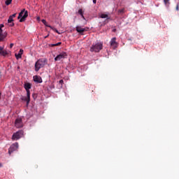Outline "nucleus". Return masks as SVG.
<instances>
[{
    "label": "nucleus",
    "instance_id": "1",
    "mask_svg": "<svg viewBox=\"0 0 179 179\" xmlns=\"http://www.w3.org/2000/svg\"><path fill=\"white\" fill-rule=\"evenodd\" d=\"M24 87L27 91V96L23 97L22 100L27 101V106H29L30 103V89H31V84H30L29 83H26L24 85Z\"/></svg>",
    "mask_w": 179,
    "mask_h": 179
},
{
    "label": "nucleus",
    "instance_id": "2",
    "mask_svg": "<svg viewBox=\"0 0 179 179\" xmlns=\"http://www.w3.org/2000/svg\"><path fill=\"white\" fill-rule=\"evenodd\" d=\"M47 59L43 58L39 59L37 60V62L35 63V71L36 72H38L41 68H44L45 65H47Z\"/></svg>",
    "mask_w": 179,
    "mask_h": 179
},
{
    "label": "nucleus",
    "instance_id": "3",
    "mask_svg": "<svg viewBox=\"0 0 179 179\" xmlns=\"http://www.w3.org/2000/svg\"><path fill=\"white\" fill-rule=\"evenodd\" d=\"M103 50V43L98 42L92 45L90 48L91 52H100Z\"/></svg>",
    "mask_w": 179,
    "mask_h": 179
},
{
    "label": "nucleus",
    "instance_id": "4",
    "mask_svg": "<svg viewBox=\"0 0 179 179\" xmlns=\"http://www.w3.org/2000/svg\"><path fill=\"white\" fill-rule=\"evenodd\" d=\"M27 16H29V12L24 8L19 13L17 19H20V23H22V22H24L26 20V17H27Z\"/></svg>",
    "mask_w": 179,
    "mask_h": 179
},
{
    "label": "nucleus",
    "instance_id": "5",
    "mask_svg": "<svg viewBox=\"0 0 179 179\" xmlns=\"http://www.w3.org/2000/svg\"><path fill=\"white\" fill-rule=\"evenodd\" d=\"M24 133L23 130H20L14 133L12 136L13 141H17L18 139H20V138H22Z\"/></svg>",
    "mask_w": 179,
    "mask_h": 179
},
{
    "label": "nucleus",
    "instance_id": "6",
    "mask_svg": "<svg viewBox=\"0 0 179 179\" xmlns=\"http://www.w3.org/2000/svg\"><path fill=\"white\" fill-rule=\"evenodd\" d=\"M15 126L16 128H22L23 127V121L22 117H17L15 122Z\"/></svg>",
    "mask_w": 179,
    "mask_h": 179
},
{
    "label": "nucleus",
    "instance_id": "7",
    "mask_svg": "<svg viewBox=\"0 0 179 179\" xmlns=\"http://www.w3.org/2000/svg\"><path fill=\"white\" fill-rule=\"evenodd\" d=\"M18 148H19V143H15L13 144L8 149V155H12V153H13L15 150H17Z\"/></svg>",
    "mask_w": 179,
    "mask_h": 179
},
{
    "label": "nucleus",
    "instance_id": "8",
    "mask_svg": "<svg viewBox=\"0 0 179 179\" xmlns=\"http://www.w3.org/2000/svg\"><path fill=\"white\" fill-rule=\"evenodd\" d=\"M66 57H68V54L65 52H62L55 58V61H61V59H64Z\"/></svg>",
    "mask_w": 179,
    "mask_h": 179
},
{
    "label": "nucleus",
    "instance_id": "9",
    "mask_svg": "<svg viewBox=\"0 0 179 179\" xmlns=\"http://www.w3.org/2000/svg\"><path fill=\"white\" fill-rule=\"evenodd\" d=\"M33 78L34 82H36V83H43V79L39 76H34Z\"/></svg>",
    "mask_w": 179,
    "mask_h": 179
},
{
    "label": "nucleus",
    "instance_id": "10",
    "mask_svg": "<svg viewBox=\"0 0 179 179\" xmlns=\"http://www.w3.org/2000/svg\"><path fill=\"white\" fill-rule=\"evenodd\" d=\"M9 54L8 51L3 50V48L2 46H0V55H2L3 57H6Z\"/></svg>",
    "mask_w": 179,
    "mask_h": 179
},
{
    "label": "nucleus",
    "instance_id": "11",
    "mask_svg": "<svg viewBox=\"0 0 179 179\" xmlns=\"http://www.w3.org/2000/svg\"><path fill=\"white\" fill-rule=\"evenodd\" d=\"M76 29V31H78V33H80V34L86 31V29L85 28H82V27L80 26H77Z\"/></svg>",
    "mask_w": 179,
    "mask_h": 179
},
{
    "label": "nucleus",
    "instance_id": "12",
    "mask_svg": "<svg viewBox=\"0 0 179 179\" xmlns=\"http://www.w3.org/2000/svg\"><path fill=\"white\" fill-rule=\"evenodd\" d=\"M116 40H117V38L114 37L110 41V45L112 47H114V48H117V41H116Z\"/></svg>",
    "mask_w": 179,
    "mask_h": 179
},
{
    "label": "nucleus",
    "instance_id": "13",
    "mask_svg": "<svg viewBox=\"0 0 179 179\" xmlns=\"http://www.w3.org/2000/svg\"><path fill=\"white\" fill-rule=\"evenodd\" d=\"M22 55H23V49H20L18 54H15V57L17 59H20V58H22Z\"/></svg>",
    "mask_w": 179,
    "mask_h": 179
},
{
    "label": "nucleus",
    "instance_id": "14",
    "mask_svg": "<svg viewBox=\"0 0 179 179\" xmlns=\"http://www.w3.org/2000/svg\"><path fill=\"white\" fill-rule=\"evenodd\" d=\"M6 36H8V33L6 32H1V37L3 39L6 38Z\"/></svg>",
    "mask_w": 179,
    "mask_h": 179
},
{
    "label": "nucleus",
    "instance_id": "15",
    "mask_svg": "<svg viewBox=\"0 0 179 179\" xmlns=\"http://www.w3.org/2000/svg\"><path fill=\"white\" fill-rule=\"evenodd\" d=\"M78 13L79 15H80L81 17H83V19H85V16H83V10L80 8L78 10Z\"/></svg>",
    "mask_w": 179,
    "mask_h": 179
},
{
    "label": "nucleus",
    "instance_id": "16",
    "mask_svg": "<svg viewBox=\"0 0 179 179\" xmlns=\"http://www.w3.org/2000/svg\"><path fill=\"white\" fill-rule=\"evenodd\" d=\"M61 44H62V43L59 42V43H55V44H51L50 47H58V45H61Z\"/></svg>",
    "mask_w": 179,
    "mask_h": 179
},
{
    "label": "nucleus",
    "instance_id": "17",
    "mask_svg": "<svg viewBox=\"0 0 179 179\" xmlns=\"http://www.w3.org/2000/svg\"><path fill=\"white\" fill-rule=\"evenodd\" d=\"M42 23H43V24H45V26H46L47 27H51V26L47 24V21L45 20H41Z\"/></svg>",
    "mask_w": 179,
    "mask_h": 179
},
{
    "label": "nucleus",
    "instance_id": "18",
    "mask_svg": "<svg viewBox=\"0 0 179 179\" xmlns=\"http://www.w3.org/2000/svg\"><path fill=\"white\" fill-rule=\"evenodd\" d=\"M6 5L9 6L12 3V0H6L5 2Z\"/></svg>",
    "mask_w": 179,
    "mask_h": 179
},
{
    "label": "nucleus",
    "instance_id": "19",
    "mask_svg": "<svg viewBox=\"0 0 179 179\" xmlns=\"http://www.w3.org/2000/svg\"><path fill=\"white\" fill-rule=\"evenodd\" d=\"M101 19H106V17H108V15L107 14H101Z\"/></svg>",
    "mask_w": 179,
    "mask_h": 179
},
{
    "label": "nucleus",
    "instance_id": "20",
    "mask_svg": "<svg viewBox=\"0 0 179 179\" xmlns=\"http://www.w3.org/2000/svg\"><path fill=\"white\" fill-rule=\"evenodd\" d=\"M12 22H13V19L10 15L9 17H8V23H12Z\"/></svg>",
    "mask_w": 179,
    "mask_h": 179
},
{
    "label": "nucleus",
    "instance_id": "21",
    "mask_svg": "<svg viewBox=\"0 0 179 179\" xmlns=\"http://www.w3.org/2000/svg\"><path fill=\"white\" fill-rule=\"evenodd\" d=\"M59 85H61L60 87H62V85L64 84V80H60L59 81Z\"/></svg>",
    "mask_w": 179,
    "mask_h": 179
},
{
    "label": "nucleus",
    "instance_id": "22",
    "mask_svg": "<svg viewBox=\"0 0 179 179\" xmlns=\"http://www.w3.org/2000/svg\"><path fill=\"white\" fill-rule=\"evenodd\" d=\"M164 3H165V5H167V4L170 3H169V2H170V0H164Z\"/></svg>",
    "mask_w": 179,
    "mask_h": 179
},
{
    "label": "nucleus",
    "instance_id": "23",
    "mask_svg": "<svg viewBox=\"0 0 179 179\" xmlns=\"http://www.w3.org/2000/svg\"><path fill=\"white\" fill-rule=\"evenodd\" d=\"M124 8H122V9H120V10H118V12H119V13H124Z\"/></svg>",
    "mask_w": 179,
    "mask_h": 179
},
{
    "label": "nucleus",
    "instance_id": "24",
    "mask_svg": "<svg viewBox=\"0 0 179 179\" xmlns=\"http://www.w3.org/2000/svg\"><path fill=\"white\" fill-rule=\"evenodd\" d=\"M13 19V17H16V13L13 14L12 15H10Z\"/></svg>",
    "mask_w": 179,
    "mask_h": 179
},
{
    "label": "nucleus",
    "instance_id": "25",
    "mask_svg": "<svg viewBox=\"0 0 179 179\" xmlns=\"http://www.w3.org/2000/svg\"><path fill=\"white\" fill-rule=\"evenodd\" d=\"M13 26H15V23L10 22V27H13Z\"/></svg>",
    "mask_w": 179,
    "mask_h": 179
},
{
    "label": "nucleus",
    "instance_id": "26",
    "mask_svg": "<svg viewBox=\"0 0 179 179\" xmlns=\"http://www.w3.org/2000/svg\"><path fill=\"white\" fill-rule=\"evenodd\" d=\"M13 43H10V48H13Z\"/></svg>",
    "mask_w": 179,
    "mask_h": 179
},
{
    "label": "nucleus",
    "instance_id": "27",
    "mask_svg": "<svg viewBox=\"0 0 179 179\" xmlns=\"http://www.w3.org/2000/svg\"><path fill=\"white\" fill-rule=\"evenodd\" d=\"M3 38H2L1 36H0V41H3Z\"/></svg>",
    "mask_w": 179,
    "mask_h": 179
},
{
    "label": "nucleus",
    "instance_id": "28",
    "mask_svg": "<svg viewBox=\"0 0 179 179\" xmlns=\"http://www.w3.org/2000/svg\"><path fill=\"white\" fill-rule=\"evenodd\" d=\"M0 27L2 29V27H4L3 24H0Z\"/></svg>",
    "mask_w": 179,
    "mask_h": 179
},
{
    "label": "nucleus",
    "instance_id": "29",
    "mask_svg": "<svg viewBox=\"0 0 179 179\" xmlns=\"http://www.w3.org/2000/svg\"><path fill=\"white\" fill-rule=\"evenodd\" d=\"M115 31H117V29H114L113 30V33H115Z\"/></svg>",
    "mask_w": 179,
    "mask_h": 179
},
{
    "label": "nucleus",
    "instance_id": "30",
    "mask_svg": "<svg viewBox=\"0 0 179 179\" xmlns=\"http://www.w3.org/2000/svg\"><path fill=\"white\" fill-rule=\"evenodd\" d=\"M178 9H179V7H178V5H177V6H176V10H178Z\"/></svg>",
    "mask_w": 179,
    "mask_h": 179
},
{
    "label": "nucleus",
    "instance_id": "31",
    "mask_svg": "<svg viewBox=\"0 0 179 179\" xmlns=\"http://www.w3.org/2000/svg\"><path fill=\"white\" fill-rule=\"evenodd\" d=\"M1 32H3V31H2V28H1V27H0V34H1Z\"/></svg>",
    "mask_w": 179,
    "mask_h": 179
},
{
    "label": "nucleus",
    "instance_id": "32",
    "mask_svg": "<svg viewBox=\"0 0 179 179\" xmlns=\"http://www.w3.org/2000/svg\"><path fill=\"white\" fill-rule=\"evenodd\" d=\"M97 0H93V3H96Z\"/></svg>",
    "mask_w": 179,
    "mask_h": 179
},
{
    "label": "nucleus",
    "instance_id": "33",
    "mask_svg": "<svg viewBox=\"0 0 179 179\" xmlns=\"http://www.w3.org/2000/svg\"><path fill=\"white\" fill-rule=\"evenodd\" d=\"M37 20H40V17H37Z\"/></svg>",
    "mask_w": 179,
    "mask_h": 179
},
{
    "label": "nucleus",
    "instance_id": "34",
    "mask_svg": "<svg viewBox=\"0 0 179 179\" xmlns=\"http://www.w3.org/2000/svg\"><path fill=\"white\" fill-rule=\"evenodd\" d=\"M56 32H57V33H58V34H59V32H58V30H56Z\"/></svg>",
    "mask_w": 179,
    "mask_h": 179
},
{
    "label": "nucleus",
    "instance_id": "35",
    "mask_svg": "<svg viewBox=\"0 0 179 179\" xmlns=\"http://www.w3.org/2000/svg\"><path fill=\"white\" fill-rule=\"evenodd\" d=\"M0 167H2V164L0 163Z\"/></svg>",
    "mask_w": 179,
    "mask_h": 179
},
{
    "label": "nucleus",
    "instance_id": "36",
    "mask_svg": "<svg viewBox=\"0 0 179 179\" xmlns=\"http://www.w3.org/2000/svg\"><path fill=\"white\" fill-rule=\"evenodd\" d=\"M47 37H48V36H45V38H47Z\"/></svg>",
    "mask_w": 179,
    "mask_h": 179
},
{
    "label": "nucleus",
    "instance_id": "37",
    "mask_svg": "<svg viewBox=\"0 0 179 179\" xmlns=\"http://www.w3.org/2000/svg\"><path fill=\"white\" fill-rule=\"evenodd\" d=\"M0 37H1V33H0Z\"/></svg>",
    "mask_w": 179,
    "mask_h": 179
}]
</instances>
